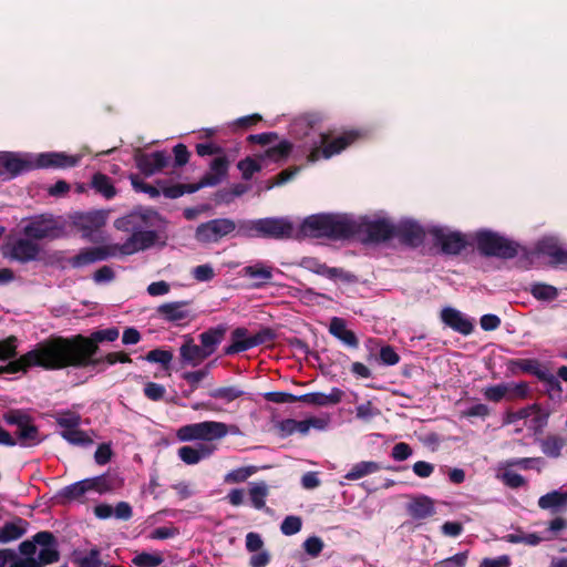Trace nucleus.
Here are the masks:
<instances>
[{"label":"nucleus","mask_w":567,"mask_h":567,"mask_svg":"<svg viewBox=\"0 0 567 567\" xmlns=\"http://www.w3.org/2000/svg\"><path fill=\"white\" fill-rule=\"evenodd\" d=\"M330 333L341 340L344 344L357 348L358 339L355 334L347 329L346 322L341 318H332L329 327Z\"/></svg>","instance_id":"31"},{"label":"nucleus","mask_w":567,"mask_h":567,"mask_svg":"<svg viewBox=\"0 0 567 567\" xmlns=\"http://www.w3.org/2000/svg\"><path fill=\"white\" fill-rule=\"evenodd\" d=\"M229 163L225 156L216 157L212 163L209 171L202 177L198 184L189 186L187 192L194 193L202 187L218 185L227 176Z\"/></svg>","instance_id":"16"},{"label":"nucleus","mask_w":567,"mask_h":567,"mask_svg":"<svg viewBox=\"0 0 567 567\" xmlns=\"http://www.w3.org/2000/svg\"><path fill=\"white\" fill-rule=\"evenodd\" d=\"M18 339L13 336L0 341V360L14 358L17 354Z\"/></svg>","instance_id":"52"},{"label":"nucleus","mask_w":567,"mask_h":567,"mask_svg":"<svg viewBox=\"0 0 567 567\" xmlns=\"http://www.w3.org/2000/svg\"><path fill=\"white\" fill-rule=\"evenodd\" d=\"M272 270L274 268L270 265L256 261L243 268V276L257 280L254 286L260 288L272 279Z\"/></svg>","instance_id":"23"},{"label":"nucleus","mask_w":567,"mask_h":567,"mask_svg":"<svg viewBox=\"0 0 567 567\" xmlns=\"http://www.w3.org/2000/svg\"><path fill=\"white\" fill-rule=\"evenodd\" d=\"M56 423L62 430L73 429L80 425V415L73 412H64L56 416Z\"/></svg>","instance_id":"54"},{"label":"nucleus","mask_w":567,"mask_h":567,"mask_svg":"<svg viewBox=\"0 0 567 567\" xmlns=\"http://www.w3.org/2000/svg\"><path fill=\"white\" fill-rule=\"evenodd\" d=\"M93 187L106 198H112L115 195V189L110 178L102 174H96L92 181Z\"/></svg>","instance_id":"47"},{"label":"nucleus","mask_w":567,"mask_h":567,"mask_svg":"<svg viewBox=\"0 0 567 567\" xmlns=\"http://www.w3.org/2000/svg\"><path fill=\"white\" fill-rule=\"evenodd\" d=\"M441 320L445 326L464 336H468L474 329L472 320L463 312L452 307L442 309Z\"/></svg>","instance_id":"17"},{"label":"nucleus","mask_w":567,"mask_h":567,"mask_svg":"<svg viewBox=\"0 0 567 567\" xmlns=\"http://www.w3.org/2000/svg\"><path fill=\"white\" fill-rule=\"evenodd\" d=\"M511 558L507 555H502L496 558H484L480 567H509Z\"/></svg>","instance_id":"64"},{"label":"nucleus","mask_w":567,"mask_h":567,"mask_svg":"<svg viewBox=\"0 0 567 567\" xmlns=\"http://www.w3.org/2000/svg\"><path fill=\"white\" fill-rule=\"evenodd\" d=\"M434 240L446 254H458L466 245L465 237L458 233L443 227H434L431 230Z\"/></svg>","instance_id":"15"},{"label":"nucleus","mask_w":567,"mask_h":567,"mask_svg":"<svg viewBox=\"0 0 567 567\" xmlns=\"http://www.w3.org/2000/svg\"><path fill=\"white\" fill-rule=\"evenodd\" d=\"M226 330L227 329L225 326H217L203 332L199 336L202 348L205 350L208 357L215 352L217 346L224 339Z\"/></svg>","instance_id":"30"},{"label":"nucleus","mask_w":567,"mask_h":567,"mask_svg":"<svg viewBox=\"0 0 567 567\" xmlns=\"http://www.w3.org/2000/svg\"><path fill=\"white\" fill-rule=\"evenodd\" d=\"M467 560V553H460L436 564L435 567H464Z\"/></svg>","instance_id":"61"},{"label":"nucleus","mask_w":567,"mask_h":567,"mask_svg":"<svg viewBox=\"0 0 567 567\" xmlns=\"http://www.w3.org/2000/svg\"><path fill=\"white\" fill-rule=\"evenodd\" d=\"M565 445L566 440L558 435H548L539 441L542 452L553 458L560 456L561 450Z\"/></svg>","instance_id":"34"},{"label":"nucleus","mask_w":567,"mask_h":567,"mask_svg":"<svg viewBox=\"0 0 567 567\" xmlns=\"http://www.w3.org/2000/svg\"><path fill=\"white\" fill-rule=\"evenodd\" d=\"M100 550L91 549L86 555L80 558V567H100Z\"/></svg>","instance_id":"62"},{"label":"nucleus","mask_w":567,"mask_h":567,"mask_svg":"<svg viewBox=\"0 0 567 567\" xmlns=\"http://www.w3.org/2000/svg\"><path fill=\"white\" fill-rule=\"evenodd\" d=\"M40 252L39 245L30 239L21 238L8 246V257L20 262L35 260Z\"/></svg>","instance_id":"19"},{"label":"nucleus","mask_w":567,"mask_h":567,"mask_svg":"<svg viewBox=\"0 0 567 567\" xmlns=\"http://www.w3.org/2000/svg\"><path fill=\"white\" fill-rule=\"evenodd\" d=\"M542 509L561 511L567 508V491L555 489L538 499Z\"/></svg>","instance_id":"28"},{"label":"nucleus","mask_w":567,"mask_h":567,"mask_svg":"<svg viewBox=\"0 0 567 567\" xmlns=\"http://www.w3.org/2000/svg\"><path fill=\"white\" fill-rule=\"evenodd\" d=\"M61 435L64 440L74 445H89L92 443L91 437L85 432L81 431L79 426L62 430Z\"/></svg>","instance_id":"46"},{"label":"nucleus","mask_w":567,"mask_h":567,"mask_svg":"<svg viewBox=\"0 0 567 567\" xmlns=\"http://www.w3.org/2000/svg\"><path fill=\"white\" fill-rule=\"evenodd\" d=\"M229 432L236 434L238 429L231 426L229 430L228 425L223 422L204 421L181 426L176 432V436L181 442L214 441L225 437Z\"/></svg>","instance_id":"7"},{"label":"nucleus","mask_w":567,"mask_h":567,"mask_svg":"<svg viewBox=\"0 0 567 567\" xmlns=\"http://www.w3.org/2000/svg\"><path fill=\"white\" fill-rule=\"evenodd\" d=\"M300 266L309 271L324 276L330 279H334V278L346 279V277H347L342 269L328 267L324 264H321L318 259L312 258V257L302 258L300 261Z\"/></svg>","instance_id":"27"},{"label":"nucleus","mask_w":567,"mask_h":567,"mask_svg":"<svg viewBox=\"0 0 567 567\" xmlns=\"http://www.w3.org/2000/svg\"><path fill=\"white\" fill-rule=\"evenodd\" d=\"M297 237L347 238L357 233V221L342 214H315L296 224Z\"/></svg>","instance_id":"4"},{"label":"nucleus","mask_w":567,"mask_h":567,"mask_svg":"<svg viewBox=\"0 0 567 567\" xmlns=\"http://www.w3.org/2000/svg\"><path fill=\"white\" fill-rule=\"evenodd\" d=\"M192 277L198 282L210 281L215 278L216 272L212 265L204 264L196 266L190 271Z\"/></svg>","instance_id":"50"},{"label":"nucleus","mask_w":567,"mask_h":567,"mask_svg":"<svg viewBox=\"0 0 567 567\" xmlns=\"http://www.w3.org/2000/svg\"><path fill=\"white\" fill-rule=\"evenodd\" d=\"M358 137V133L351 131L346 132L341 136L338 137H330L328 134H320L319 135V144H315L310 153L308 155V161L313 163L319 161L321 157L323 158H330L333 155L339 154L341 151H343L347 146H349L355 138Z\"/></svg>","instance_id":"9"},{"label":"nucleus","mask_w":567,"mask_h":567,"mask_svg":"<svg viewBox=\"0 0 567 567\" xmlns=\"http://www.w3.org/2000/svg\"><path fill=\"white\" fill-rule=\"evenodd\" d=\"M512 466H504V462L499 463L497 470V477L503 481V483L512 488H518L525 485V478L513 472L511 470Z\"/></svg>","instance_id":"40"},{"label":"nucleus","mask_w":567,"mask_h":567,"mask_svg":"<svg viewBox=\"0 0 567 567\" xmlns=\"http://www.w3.org/2000/svg\"><path fill=\"white\" fill-rule=\"evenodd\" d=\"M380 360L386 365H394L399 362L400 357L390 346H384L380 350Z\"/></svg>","instance_id":"63"},{"label":"nucleus","mask_w":567,"mask_h":567,"mask_svg":"<svg viewBox=\"0 0 567 567\" xmlns=\"http://www.w3.org/2000/svg\"><path fill=\"white\" fill-rule=\"evenodd\" d=\"M530 293L538 300L550 301L557 298L556 287L546 284H534L530 286Z\"/></svg>","instance_id":"45"},{"label":"nucleus","mask_w":567,"mask_h":567,"mask_svg":"<svg viewBox=\"0 0 567 567\" xmlns=\"http://www.w3.org/2000/svg\"><path fill=\"white\" fill-rule=\"evenodd\" d=\"M303 548L308 555L317 557L323 549V542L319 537L312 536L305 540Z\"/></svg>","instance_id":"60"},{"label":"nucleus","mask_w":567,"mask_h":567,"mask_svg":"<svg viewBox=\"0 0 567 567\" xmlns=\"http://www.w3.org/2000/svg\"><path fill=\"white\" fill-rule=\"evenodd\" d=\"M357 417L362 421H370L373 417L381 414V411L372 404V402L368 401L362 403L355 408Z\"/></svg>","instance_id":"53"},{"label":"nucleus","mask_w":567,"mask_h":567,"mask_svg":"<svg viewBox=\"0 0 567 567\" xmlns=\"http://www.w3.org/2000/svg\"><path fill=\"white\" fill-rule=\"evenodd\" d=\"M168 156L164 152L140 154L136 156V165L146 176H151L167 165Z\"/></svg>","instance_id":"21"},{"label":"nucleus","mask_w":567,"mask_h":567,"mask_svg":"<svg viewBox=\"0 0 567 567\" xmlns=\"http://www.w3.org/2000/svg\"><path fill=\"white\" fill-rule=\"evenodd\" d=\"M235 230L238 231V225L234 220L218 218L199 225L196 229L195 237L200 243H216Z\"/></svg>","instance_id":"11"},{"label":"nucleus","mask_w":567,"mask_h":567,"mask_svg":"<svg viewBox=\"0 0 567 567\" xmlns=\"http://www.w3.org/2000/svg\"><path fill=\"white\" fill-rule=\"evenodd\" d=\"M110 489V485L104 476L85 478L71 484L62 489L61 496L66 501L82 502L89 492H97L100 494Z\"/></svg>","instance_id":"12"},{"label":"nucleus","mask_w":567,"mask_h":567,"mask_svg":"<svg viewBox=\"0 0 567 567\" xmlns=\"http://www.w3.org/2000/svg\"><path fill=\"white\" fill-rule=\"evenodd\" d=\"M212 398L221 399L226 402H231L243 395V391L235 386L218 388L210 393Z\"/></svg>","instance_id":"51"},{"label":"nucleus","mask_w":567,"mask_h":567,"mask_svg":"<svg viewBox=\"0 0 567 567\" xmlns=\"http://www.w3.org/2000/svg\"><path fill=\"white\" fill-rule=\"evenodd\" d=\"M483 394L486 400L492 401V402H499L502 400H508L507 384L501 383V384L487 386L484 389Z\"/></svg>","instance_id":"48"},{"label":"nucleus","mask_w":567,"mask_h":567,"mask_svg":"<svg viewBox=\"0 0 567 567\" xmlns=\"http://www.w3.org/2000/svg\"><path fill=\"white\" fill-rule=\"evenodd\" d=\"M505 539L508 542V543H513V544H518V543H524V544H527V545H530V546H535L537 544H539L542 542V537L538 536L537 534L535 533H523V532H517V533H514V534H508Z\"/></svg>","instance_id":"49"},{"label":"nucleus","mask_w":567,"mask_h":567,"mask_svg":"<svg viewBox=\"0 0 567 567\" xmlns=\"http://www.w3.org/2000/svg\"><path fill=\"white\" fill-rule=\"evenodd\" d=\"M381 466L373 461H362L354 464L351 470L346 474V478L349 481H355L362 478L369 474L375 473Z\"/></svg>","instance_id":"37"},{"label":"nucleus","mask_w":567,"mask_h":567,"mask_svg":"<svg viewBox=\"0 0 567 567\" xmlns=\"http://www.w3.org/2000/svg\"><path fill=\"white\" fill-rule=\"evenodd\" d=\"M118 336V329L109 328L93 332L90 338L76 336L72 339L48 340L37 344L19 359L0 365V374L24 372L32 367L54 370L68 365H86L97 351V342L115 341Z\"/></svg>","instance_id":"1"},{"label":"nucleus","mask_w":567,"mask_h":567,"mask_svg":"<svg viewBox=\"0 0 567 567\" xmlns=\"http://www.w3.org/2000/svg\"><path fill=\"white\" fill-rule=\"evenodd\" d=\"M27 522L22 518L7 522L0 528V543L7 544L21 538L27 532Z\"/></svg>","instance_id":"29"},{"label":"nucleus","mask_w":567,"mask_h":567,"mask_svg":"<svg viewBox=\"0 0 567 567\" xmlns=\"http://www.w3.org/2000/svg\"><path fill=\"white\" fill-rule=\"evenodd\" d=\"M396 235L402 237L409 245L416 246L423 240L422 227L413 220H402L395 226Z\"/></svg>","instance_id":"25"},{"label":"nucleus","mask_w":567,"mask_h":567,"mask_svg":"<svg viewBox=\"0 0 567 567\" xmlns=\"http://www.w3.org/2000/svg\"><path fill=\"white\" fill-rule=\"evenodd\" d=\"M238 236L276 239L297 237V226L288 218H261L240 221L238 224Z\"/></svg>","instance_id":"5"},{"label":"nucleus","mask_w":567,"mask_h":567,"mask_svg":"<svg viewBox=\"0 0 567 567\" xmlns=\"http://www.w3.org/2000/svg\"><path fill=\"white\" fill-rule=\"evenodd\" d=\"M357 225V231L361 229L373 241L385 240L396 234L395 226L388 219L364 220Z\"/></svg>","instance_id":"18"},{"label":"nucleus","mask_w":567,"mask_h":567,"mask_svg":"<svg viewBox=\"0 0 567 567\" xmlns=\"http://www.w3.org/2000/svg\"><path fill=\"white\" fill-rule=\"evenodd\" d=\"M179 352L182 360L185 363L190 364L193 367L198 365L203 360H205L208 357V354L205 352L202 346H197L192 341L184 343L181 347Z\"/></svg>","instance_id":"32"},{"label":"nucleus","mask_w":567,"mask_h":567,"mask_svg":"<svg viewBox=\"0 0 567 567\" xmlns=\"http://www.w3.org/2000/svg\"><path fill=\"white\" fill-rule=\"evenodd\" d=\"M82 155H68L62 152L40 154H18L0 152V175H16L33 168H66L75 166Z\"/></svg>","instance_id":"3"},{"label":"nucleus","mask_w":567,"mask_h":567,"mask_svg":"<svg viewBox=\"0 0 567 567\" xmlns=\"http://www.w3.org/2000/svg\"><path fill=\"white\" fill-rule=\"evenodd\" d=\"M136 567H158L164 561L161 553H140L133 558Z\"/></svg>","instance_id":"44"},{"label":"nucleus","mask_w":567,"mask_h":567,"mask_svg":"<svg viewBox=\"0 0 567 567\" xmlns=\"http://www.w3.org/2000/svg\"><path fill=\"white\" fill-rule=\"evenodd\" d=\"M164 226L165 221L156 212L152 209L133 210L114 221V227L117 230L131 234L123 244L83 249L78 255L65 258L62 268H82L109 257L128 256L145 250L156 243Z\"/></svg>","instance_id":"2"},{"label":"nucleus","mask_w":567,"mask_h":567,"mask_svg":"<svg viewBox=\"0 0 567 567\" xmlns=\"http://www.w3.org/2000/svg\"><path fill=\"white\" fill-rule=\"evenodd\" d=\"M172 359H173L172 352L166 351V350H161V349L152 350L146 354V360L148 362H156V363H161L163 365H168L169 362L172 361Z\"/></svg>","instance_id":"57"},{"label":"nucleus","mask_w":567,"mask_h":567,"mask_svg":"<svg viewBox=\"0 0 567 567\" xmlns=\"http://www.w3.org/2000/svg\"><path fill=\"white\" fill-rule=\"evenodd\" d=\"M476 244L478 250L484 255L503 258H511L516 255V247L513 243L491 231L477 233Z\"/></svg>","instance_id":"10"},{"label":"nucleus","mask_w":567,"mask_h":567,"mask_svg":"<svg viewBox=\"0 0 567 567\" xmlns=\"http://www.w3.org/2000/svg\"><path fill=\"white\" fill-rule=\"evenodd\" d=\"M22 556H29L39 567L59 560V551L54 536L49 532L35 534L32 540H24L19 546Z\"/></svg>","instance_id":"6"},{"label":"nucleus","mask_w":567,"mask_h":567,"mask_svg":"<svg viewBox=\"0 0 567 567\" xmlns=\"http://www.w3.org/2000/svg\"><path fill=\"white\" fill-rule=\"evenodd\" d=\"M248 495L254 508L264 509L269 495V487L264 481L252 482L249 484Z\"/></svg>","instance_id":"33"},{"label":"nucleus","mask_w":567,"mask_h":567,"mask_svg":"<svg viewBox=\"0 0 567 567\" xmlns=\"http://www.w3.org/2000/svg\"><path fill=\"white\" fill-rule=\"evenodd\" d=\"M291 151V144L287 141L279 142L276 146L269 147L260 159L267 165L268 162H279L288 156Z\"/></svg>","instance_id":"38"},{"label":"nucleus","mask_w":567,"mask_h":567,"mask_svg":"<svg viewBox=\"0 0 567 567\" xmlns=\"http://www.w3.org/2000/svg\"><path fill=\"white\" fill-rule=\"evenodd\" d=\"M544 465L545 461L542 457H523L504 461V466H518L523 470L535 468L537 472H540Z\"/></svg>","instance_id":"43"},{"label":"nucleus","mask_w":567,"mask_h":567,"mask_svg":"<svg viewBox=\"0 0 567 567\" xmlns=\"http://www.w3.org/2000/svg\"><path fill=\"white\" fill-rule=\"evenodd\" d=\"M107 215L109 213L106 210H93L87 213H74L70 218L72 225L82 230L84 237H89L93 231L105 225Z\"/></svg>","instance_id":"14"},{"label":"nucleus","mask_w":567,"mask_h":567,"mask_svg":"<svg viewBox=\"0 0 567 567\" xmlns=\"http://www.w3.org/2000/svg\"><path fill=\"white\" fill-rule=\"evenodd\" d=\"M215 452V446L206 443L196 445H184L178 449L179 458L187 465L198 464L200 461L208 458Z\"/></svg>","instance_id":"20"},{"label":"nucleus","mask_w":567,"mask_h":567,"mask_svg":"<svg viewBox=\"0 0 567 567\" xmlns=\"http://www.w3.org/2000/svg\"><path fill=\"white\" fill-rule=\"evenodd\" d=\"M265 166L266 164L260 159V155L258 157H246L237 164V168L246 181L250 179L255 173L261 171Z\"/></svg>","instance_id":"39"},{"label":"nucleus","mask_w":567,"mask_h":567,"mask_svg":"<svg viewBox=\"0 0 567 567\" xmlns=\"http://www.w3.org/2000/svg\"><path fill=\"white\" fill-rule=\"evenodd\" d=\"M166 389L158 383L147 382L144 386V394L152 401H159L164 398Z\"/></svg>","instance_id":"56"},{"label":"nucleus","mask_w":567,"mask_h":567,"mask_svg":"<svg viewBox=\"0 0 567 567\" xmlns=\"http://www.w3.org/2000/svg\"><path fill=\"white\" fill-rule=\"evenodd\" d=\"M538 249L542 254L553 257L556 262H567V252L561 250L554 238L543 239L538 245Z\"/></svg>","instance_id":"36"},{"label":"nucleus","mask_w":567,"mask_h":567,"mask_svg":"<svg viewBox=\"0 0 567 567\" xmlns=\"http://www.w3.org/2000/svg\"><path fill=\"white\" fill-rule=\"evenodd\" d=\"M343 396V392L338 389L333 388L329 393H321V392H313V393H307L303 395L298 396V401L305 402L308 404L313 405H328V404H337L341 401Z\"/></svg>","instance_id":"26"},{"label":"nucleus","mask_w":567,"mask_h":567,"mask_svg":"<svg viewBox=\"0 0 567 567\" xmlns=\"http://www.w3.org/2000/svg\"><path fill=\"white\" fill-rule=\"evenodd\" d=\"M7 423L17 426L16 434L23 445H33L39 442L38 430L30 417L21 411H11L4 415Z\"/></svg>","instance_id":"13"},{"label":"nucleus","mask_w":567,"mask_h":567,"mask_svg":"<svg viewBox=\"0 0 567 567\" xmlns=\"http://www.w3.org/2000/svg\"><path fill=\"white\" fill-rule=\"evenodd\" d=\"M256 472H257V467L254 465L243 466V467L231 470L224 476V483H226V484L244 483Z\"/></svg>","instance_id":"42"},{"label":"nucleus","mask_w":567,"mask_h":567,"mask_svg":"<svg viewBox=\"0 0 567 567\" xmlns=\"http://www.w3.org/2000/svg\"><path fill=\"white\" fill-rule=\"evenodd\" d=\"M301 519L298 516H287L281 523L280 529L284 535L291 536L301 529Z\"/></svg>","instance_id":"55"},{"label":"nucleus","mask_w":567,"mask_h":567,"mask_svg":"<svg viewBox=\"0 0 567 567\" xmlns=\"http://www.w3.org/2000/svg\"><path fill=\"white\" fill-rule=\"evenodd\" d=\"M231 344L225 349L226 354H234L246 351L261 343V339L258 336L248 337L247 330L244 328H237L231 334Z\"/></svg>","instance_id":"22"},{"label":"nucleus","mask_w":567,"mask_h":567,"mask_svg":"<svg viewBox=\"0 0 567 567\" xmlns=\"http://www.w3.org/2000/svg\"><path fill=\"white\" fill-rule=\"evenodd\" d=\"M538 414V409L535 405L524 408L517 412H509L506 415V423H514L518 420L528 419L532 415Z\"/></svg>","instance_id":"58"},{"label":"nucleus","mask_w":567,"mask_h":567,"mask_svg":"<svg viewBox=\"0 0 567 567\" xmlns=\"http://www.w3.org/2000/svg\"><path fill=\"white\" fill-rule=\"evenodd\" d=\"M187 301H174L161 305L157 308V315L166 321H181L189 316V311L187 309Z\"/></svg>","instance_id":"24"},{"label":"nucleus","mask_w":567,"mask_h":567,"mask_svg":"<svg viewBox=\"0 0 567 567\" xmlns=\"http://www.w3.org/2000/svg\"><path fill=\"white\" fill-rule=\"evenodd\" d=\"M23 234L33 239H55L65 235V223L52 215L34 216L24 221Z\"/></svg>","instance_id":"8"},{"label":"nucleus","mask_w":567,"mask_h":567,"mask_svg":"<svg viewBox=\"0 0 567 567\" xmlns=\"http://www.w3.org/2000/svg\"><path fill=\"white\" fill-rule=\"evenodd\" d=\"M412 517L421 519L434 514L433 502L429 497H419L409 505Z\"/></svg>","instance_id":"35"},{"label":"nucleus","mask_w":567,"mask_h":567,"mask_svg":"<svg viewBox=\"0 0 567 567\" xmlns=\"http://www.w3.org/2000/svg\"><path fill=\"white\" fill-rule=\"evenodd\" d=\"M508 367L513 373L517 371L530 373L534 375L540 374V364L535 359H516L511 360Z\"/></svg>","instance_id":"41"},{"label":"nucleus","mask_w":567,"mask_h":567,"mask_svg":"<svg viewBox=\"0 0 567 567\" xmlns=\"http://www.w3.org/2000/svg\"><path fill=\"white\" fill-rule=\"evenodd\" d=\"M507 384V394L508 400H514L518 398H525L528 393V384L526 382H511Z\"/></svg>","instance_id":"59"}]
</instances>
